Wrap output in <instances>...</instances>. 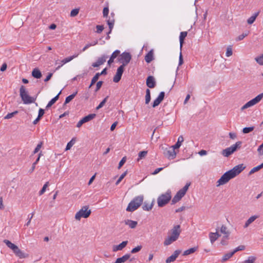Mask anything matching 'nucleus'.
Returning <instances> with one entry per match:
<instances>
[{
  "label": "nucleus",
  "instance_id": "f257e3e1",
  "mask_svg": "<svg viewBox=\"0 0 263 263\" xmlns=\"http://www.w3.org/2000/svg\"><path fill=\"white\" fill-rule=\"evenodd\" d=\"M181 231L180 225H176L168 232V237L165 239V245H169L176 241Z\"/></svg>",
  "mask_w": 263,
  "mask_h": 263
},
{
  "label": "nucleus",
  "instance_id": "f03ea898",
  "mask_svg": "<svg viewBox=\"0 0 263 263\" xmlns=\"http://www.w3.org/2000/svg\"><path fill=\"white\" fill-rule=\"evenodd\" d=\"M4 242L9 248L12 250L15 255L18 257L20 258H25L28 256V254L24 253L23 251L20 250L16 245L12 243L10 241L7 239H5L4 240Z\"/></svg>",
  "mask_w": 263,
  "mask_h": 263
},
{
  "label": "nucleus",
  "instance_id": "7ed1b4c3",
  "mask_svg": "<svg viewBox=\"0 0 263 263\" xmlns=\"http://www.w3.org/2000/svg\"><path fill=\"white\" fill-rule=\"evenodd\" d=\"M143 196L139 195L135 197L128 204L126 210L128 212H134L136 210L143 201Z\"/></svg>",
  "mask_w": 263,
  "mask_h": 263
},
{
  "label": "nucleus",
  "instance_id": "20e7f679",
  "mask_svg": "<svg viewBox=\"0 0 263 263\" xmlns=\"http://www.w3.org/2000/svg\"><path fill=\"white\" fill-rule=\"evenodd\" d=\"M20 93L21 99L25 104H31L35 101L36 98L30 96L27 90L23 85H22L20 87Z\"/></svg>",
  "mask_w": 263,
  "mask_h": 263
},
{
  "label": "nucleus",
  "instance_id": "39448f33",
  "mask_svg": "<svg viewBox=\"0 0 263 263\" xmlns=\"http://www.w3.org/2000/svg\"><path fill=\"white\" fill-rule=\"evenodd\" d=\"M190 185V182L186 183L182 189L177 192L176 195L172 200V204H175L181 200V199L185 195Z\"/></svg>",
  "mask_w": 263,
  "mask_h": 263
},
{
  "label": "nucleus",
  "instance_id": "423d86ee",
  "mask_svg": "<svg viewBox=\"0 0 263 263\" xmlns=\"http://www.w3.org/2000/svg\"><path fill=\"white\" fill-rule=\"evenodd\" d=\"M91 214V210L89 209L88 206H83L75 215V218L80 220L81 218H87Z\"/></svg>",
  "mask_w": 263,
  "mask_h": 263
},
{
  "label": "nucleus",
  "instance_id": "0eeeda50",
  "mask_svg": "<svg viewBox=\"0 0 263 263\" xmlns=\"http://www.w3.org/2000/svg\"><path fill=\"white\" fill-rule=\"evenodd\" d=\"M262 98H263V93H260L259 95L257 96L255 98L251 100L250 101H248L247 103H246L241 107V110H243L245 109H247L249 107L253 106V105L257 104L258 102H259L261 101V100L262 99Z\"/></svg>",
  "mask_w": 263,
  "mask_h": 263
},
{
  "label": "nucleus",
  "instance_id": "6e6552de",
  "mask_svg": "<svg viewBox=\"0 0 263 263\" xmlns=\"http://www.w3.org/2000/svg\"><path fill=\"white\" fill-rule=\"evenodd\" d=\"M262 98H263V93H260L259 95L257 96L255 98L251 100L250 101H248L247 103H246L241 107V110H243L245 109H247L249 107L253 106V105L257 104L258 102H259L261 101V100L262 99Z\"/></svg>",
  "mask_w": 263,
  "mask_h": 263
},
{
  "label": "nucleus",
  "instance_id": "1a4fd4ad",
  "mask_svg": "<svg viewBox=\"0 0 263 263\" xmlns=\"http://www.w3.org/2000/svg\"><path fill=\"white\" fill-rule=\"evenodd\" d=\"M262 98H263V93H260L259 95L257 96L255 98L251 100L250 101H248L247 103H246L241 107V110H243L245 109H247L249 107L253 106V105L257 104L258 102H259L261 101V100L262 99Z\"/></svg>",
  "mask_w": 263,
  "mask_h": 263
},
{
  "label": "nucleus",
  "instance_id": "9d476101",
  "mask_svg": "<svg viewBox=\"0 0 263 263\" xmlns=\"http://www.w3.org/2000/svg\"><path fill=\"white\" fill-rule=\"evenodd\" d=\"M262 98H263V93H260L259 95L257 96L255 98L251 100L250 101H248L247 103H246L241 107V110H243L245 109H247L249 107L253 106V105L257 104L258 102H259L261 101V100L262 99Z\"/></svg>",
  "mask_w": 263,
  "mask_h": 263
},
{
  "label": "nucleus",
  "instance_id": "9b49d317",
  "mask_svg": "<svg viewBox=\"0 0 263 263\" xmlns=\"http://www.w3.org/2000/svg\"><path fill=\"white\" fill-rule=\"evenodd\" d=\"M262 98H263V93H260L259 95L257 96L255 98L251 100L250 101H248L247 103H246L241 107V110H243L245 109H247L249 107L253 106V105L257 104L258 102H259L261 101V100L262 99Z\"/></svg>",
  "mask_w": 263,
  "mask_h": 263
},
{
  "label": "nucleus",
  "instance_id": "f8f14e48",
  "mask_svg": "<svg viewBox=\"0 0 263 263\" xmlns=\"http://www.w3.org/2000/svg\"><path fill=\"white\" fill-rule=\"evenodd\" d=\"M233 176L232 175L231 173L229 171L226 172L217 181V186L223 185L227 183L230 179L233 178Z\"/></svg>",
  "mask_w": 263,
  "mask_h": 263
},
{
  "label": "nucleus",
  "instance_id": "ddd939ff",
  "mask_svg": "<svg viewBox=\"0 0 263 263\" xmlns=\"http://www.w3.org/2000/svg\"><path fill=\"white\" fill-rule=\"evenodd\" d=\"M233 176L232 175L231 173L229 171L226 172L217 181V186L223 185L227 183L230 179L233 178Z\"/></svg>",
  "mask_w": 263,
  "mask_h": 263
},
{
  "label": "nucleus",
  "instance_id": "4468645a",
  "mask_svg": "<svg viewBox=\"0 0 263 263\" xmlns=\"http://www.w3.org/2000/svg\"><path fill=\"white\" fill-rule=\"evenodd\" d=\"M233 176L232 175L231 173L229 171L226 172L217 181V186L223 185L227 183L230 179L233 178Z\"/></svg>",
  "mask_w": 263,
  "mask_h": 263
},
{
  "label": "nucleus",
  "instance_id": "2eb2a0df",
  "mask_svg": "<svg viewBox=\"0 0 263 263\" xmlns=\"http://www.w3.org/2000/svg\"><path fill=\"white\" fill-rule=\"evenodd\" d=\"M130 60L131 55L130 53L124 52L121 54L119 61L122 64L121 66H123V67H124L130 62Z\"/></svg>",
  "mask_w": 263,
  "mask_h": 263
},
{
  "label": "nucleus",
  "instance_id": "dca6fc26",
  "mask_svg": "<svg viewBox=\"0 0 263 263\" xmlns=\"http://www.w3.org/2000/svg\"><path fill=\"white\" fill-rule=\"evenodd\" d=\"M246 166L243 164H238L234 166L232 169L229 170L232 175L234 178L237 175L239 174L245 168Z\"/></svg>",
  "mask_w": 263,
  "mask_h": 263
},
{
  "label": "nucleus",
  "instance_id": "f3484780",
  "mask_svg": "<svg viewBox=\"0 0 263 263\" xmlns=\"http://www.w3.org/2000/svg\"><path fill=\"white\" fill-rule=\"evenodd\" d=\"M124 68L123 66H120L118 67L117 72L113 78V81L114 82L118 83L120 81L124 71Z\"/></svg>",
  "mask_w": 263,
  "mask_h": 263
},
{
  "label": "nucleus",
  "instance_id": "a211bd4d",
  "mask_svg": "<svg viewBox=\"0 0 263 263\" xmlns=\"http://www.w3.org/2000/svg\"><path fill=\"white\" fill-rule=\"evenodd\" d=\"M107 58V55H102L101 57H99L97 61L96 62L92 63V66L93 67H99V66L103 64L105 62Z\"/></svg>",
  "mask_w": 263,
  "mask_h": 263
},
{
  "label": "nucleus",
  "instance_id": "6ab92c4d",
  "mask_svg": "<svg viewBox=\"0 0 263 263\" xmlns=\"http://www.w3.org/2000/svg\"><path fill=\"white\" fill-rule=\"evenodd\" d=\"M181 252V251L180 250H176L171 256L168 257L165 260V262L170 263V262L174 261L176 260V259L177 258V257L178 256V255L180 254Z\"/></svg>",
  "mask_w": 263,
  "mask_h": 263
},
{
  "label": "nucleus",
  "instance_id": "aec40b11",
  "mask_svg": "<svg viewBox=\"0 0 263 263\" xmlns=\"http://www.w3.org/2000/svg\"><path fill=\"white\" fill-rule=\"evenodd\" d=\"M115 13L114 12H111L110 13V16L109 17V19L107 20V24L109 26V31L108 32V34L111 33L112 29L114 27L115 20H114Z\"/></svg>",
  "mask_w": 263,
  "mask_h": 263
},
{
  "label": "nucleus",
  "instance_id": "412c9836",
  "mask_svg": "<svg viewBox=\"0 0 263 263\" xmlns=\"http://www.w3.org/2000/svg\"><path fill=\"white\" fill-rule=\"evenodd\" d=\"M164 97V92L161 91L158 97L154 100L153 107H155L159 105L161 102L163 100Z\"/></svg>",
  "mask_w": 263,
  "mask_h": 263
},
{
  "label": "nucleus",
  "instance_id": "4be33fe9",
  "mask_svg": "<svg viewBox=\"0 0 263 263\" xmlns=\"http://www.w3.org/2000/svg\"><path fill=\"white\" fill-rule=\"evenodd\" d=\"M146 83L147 86L150 88L155 87L156 86V81L154 77L151 76H148L147 78Z\"/></svg>",
  "mask_w": 263,
  "mask_h": 263
},
{
  "label": "nucleus",
  "instance_id": "5701e85b",
  "mask_svg": "<svg viewBox=\"0 0 263 263\" xmlns=\"http://www.w3.org/2000/svg\"><path fill=\"white\" fill-rule=\"evenodd\" d=\"M128 243L127 241H122L121 243L118 245L114 246L112 247V251L114 252H117L118 251H121L124 248Z\"/></svg>",
  "mask_w": 263,
  "mask_h": 263
},
{
  "label": "nucleus",
  "instance_id": "b1692460",
  "mask_svg": "<svg viewBox=\"0 0 263 263\" xmlns=\"http://www.w3.org/2000/svg\"><path fill=\"white\" fill-rule=\"evenodd\" d=\"M216 231H217V229H216ZM220 236V234L217 231L215 233L210 232L209 233V238L211 242L213 244Z\"/></svg>",
  "mask_w": 263,
  "mask_h": 263
},
{
  "label": "nucleus",
  "instance_id": "393cba45",
  "mask_svg": "<svg viewBox=\"0 0 263 263\" xmlns=\"http://www.w3.org/2000/svg\"><path fill=\"white\" fill-rule=\"evenodd\" d=\"M124 223L131 229H135L138 224V222L136 221H134L130 219L125 220Z\"/></svg>",
  "mask_w": 263,
  "mask_h": 263
},
{
  "label": "nucleus",
  "instance_id": "a878e982",
  "mask_svg": "<svg viewBox=\"0 0 263 263\" xmlns=\"http://www.w3.org/2000/svg\"><path fill=\"white\" fill-rule=\"evenodd\" d=\"M130 257V255L129 254H126L121 257L118 258L114 263H124L129 259Z\"/></svg>",
  "mask_w": 263,
  "mask_h": 263
},
{
  "label": "nucleus",
  "instance_id": "bb28decb",
  "mask_svg": "<svg viewBox=\"0 0 263 263\" xmlns=\"http://www.w3.org/2000/svg\"><path fill=\"white\" fill-rule=\"evenodd\" d=\"M242 142L241 141H237L235 143V144L231 145L230 148L231 149L232 152L234 153L235 152L240 149L241 147Z\"/></svg>",
  "mask_w": 263,
  "mask_h": 263
},
{
  "label": "nucleus",
  "instance_id": "cd10ccee",
  "mask_svg": "<svg viewBox=\"0 0 263 263\" xmlns=\"http://www.w3.org/2000/svg\"><path fill=\"white\" fill-rule=\"evenodd\" d=\"M120 53V50H116L112 53L111 57H110V59H109L107 62L109 65H110L112 63L114 62V59L118 56Z\"/></svg>",
  "mask_w": 263,
  "mask_h": 263
},
{
  "label": "nucleus",
  "instance_id": "c85d7f7f",
  "mask_svg": "<svg viewBox=\"0 0 263 263\" xmlns=\"http://www.w3.org/2000/svg\"><path fill=\"white\" fill-rule=\"evenodd\" d=\"M258 217L257 215H253L250 217L246 222L243 227L246 228L249 227V226L255 220H256Z\"/></svg>",
  "mask_w": 263,
  "mask_h": 263
},
{
  "label": "nucleus",
  "instance_id": "c756f323",
  "mask_svg": "<svg viewBox=\"0 0 263 263\" xmlns=\"http://www.w3.org/2000/svg\"><path fill=\"white\" fill-rule=\"evenodd\" d=\"M187 32L186 31L181 32L179 36V42H180V49H181L183 44L184 43V40L185 37L187 36Z\"/></svg>",
  "mask_w": 263,
  "mask_h": 263
},
{
  "label": "nucleus",
  "instance_id": "7c9ffc66",
  "mask_svg": "<svg viewBox=\"0 0 263 263\" xmlns=\"http://www.w3.org/2000/svg\"><path fill=\"white\" fill-rule=\"evenodd\" d=\"M171 148L172 149L168 150L167 153L168 155V158L170 160L174 159L176 156V152L175 151V148H173V147H172Z\"/></svg>",
  "mask_w": 263,
  "mask_h": 263
},
{
  "label": "nucleus",
  "instance_id": "2f4dec72",
  "mask_svg": "<svg viewBox=\"0 0 263 263\" xmlns=\"http://www.w3.org/2000/svg\"><path fill=\"white\" fill-rule=\"evenodd\" d=\"M32 76L36 79H40L42 77V73L39 69L34 68L32 71Z\"/></svg>",
  "mask_w": 263,
  "mask_h": 263
},
{
  "label": "nucleus",
  "instance_id": "473e14b6",
  "mask_svg": "<svg viewBox=\"0 0 263 263\" xmlns=\"http://www.w3.org/2000/svg\"><path fill=\"white\" fill-rule=\"evenodd\" d=\"M183 140H184V138H183V136H180L178 137L177 143L175 145H173L172 146V147H173V148H175V149L179 148L180 147L182 143L183 142Z\"/></svg>",
  "mask_w": 263,
  "mask_h": 263
},
{
  "label": "nucleus",
  "instance_id": "72a5a7b5",
  "mask_svg": "<svg viewBox=\"0 0 263 263\" xmlns=\"http://www.w3.org/2000/svg\"><path fill=\"white\" fill-rule=\"evenodd\" d=\"M158 205L160 207L164 206V194H162L157 199Z\"/></svg>",
  "mask_w": 263,
  "mask_h": 263
},
{
  "label": "nucleus",
  "instance_id": "f704fd0d",
  "mask_svg": "<svg viewBox=\"0 0 263 263\" xmlns=\"http://www.w3.org/2000/svg\"><path fill=\"white\" fill-rule=\"evenodd\" d=\"M96 114H89L85 117H84V118H83L82 119L83 122H84V123H86L87 122H89V121L92 120L95 117H96Z\"/></svg>",
  "mask_w": 263,
  "mask_h": 263
},
{
  "label": "nucleus",
  "instance_id": "c9c22d12",
  "mask_svg": "<svg viewBox=\"0 0 263 263\" xmlns=\"http://www.w3.org/2000/svg\"><path fill=\"white\" fill-rule=\"evenodd\" d=\"M153 60V53L151 50L149 51L145 57V60L147 63H149Z\"/></svg>",
  "mask_w": 263,
  "mask_h": 263
},
{
  "label": "nucleus",
  "instance_id": "e433bc0d",
  "mask_svg": "<svg viewBox=\"0 0 263 263\" xmlns=\"http://www.w3.org/2000/svg\"><path fill=\"white\" fill-rule=\"evenodd\" d=\"M221 154L223 156L228 157L229 156L233 154V152H232L231 149L230 147H229L222 150Z\"/></svg>",
  "mask_w": 263,
  "mask_h": 263
},
{
  "label": "nucleus",
  "instance_id": "4c0bfd02",
  "mask_svg": "<svg viewBox=\"0 0 263 263\" xmlns=\"http://www.w3.org/2000/svg\"><path fill=\"white\" fill-rule=\"evenodd\" d=\"M61 91H60V92L55 97H54L53 98H52L48 102V103L47 104V105L46 106V108H49V107H51L57 101V100L59 99V96L61 93Z\"/></svg>",
  "mask_w": 263,
  "mask_h": 263
},
{
  "label": "nucleus",
  "instance_id": "58836bf2",
  "mask_svg": "<svg viewBox=\"0 0 263 263\" xmlns=\"http://www.w3.org/2000/svg\"><path fill=\"white\" fill-rule=\"evenodd\" d=\"M197 250V247L191 248L188 250L184 251L183 253V256H187L194 253Z\"/></svg>",
  "mask_w": 263,
  "mask_h": 263
},
{
  "label": "nucleus",
  "instance_id": "ea45409f",
  "mask_svg": "<svg viewBox=\"0 0 263 263\" xmlns=\"http://www.w3.org/2000/svg\"><path fill=\"white\" fill-rule=\"evenodd\" d=\"M257 259V257L255 256H250L248 258L244 260L242 263H254Z\"/></svg>",
  "mask_w": 263,
  "mask_h": 263
},
{
  "label": "nucleus",
  "instance_id": "a19ab883",
  "mask_svg": "<svg viewBox=\"0 0 263 263\" xmlns=\"http://www.w3.org/2000/svg\"><path fill=\"white\" fill-rule=\"evenodd\" d=\"M258 14H259L258 12L254 13L252 16H251L248 19L247 23L249 24H253L254 22V21H255L257 16L258 15Z\"/></svg>",
  "mask_w": 263,
  "mask_h": 263
},
{
  "label": "nucleus",
  "instance_id": "79ce46f5",
  "mask_svg": "<svg viewBox=\"0 0 263 263\" xmlns=\"http://www.w3.org/2000/svg\"><path fill=\"white\" fill-rule=\"evenodd\" d=\"M72 58H71V57H68L67 58H65L64 59H63L62 61H61V65L58 66V67L56 68V69H59L60 67H61L63 65L65 64L66 63H68L69 62H70L71 61H72Z\"/></svg>",
  "mask_w": 263,
  "mask_h": 263
},
{
  "label": "nucleus",
  "instance_id": "37998d69",
  "mask_svg": "<svg viewBox=\"0 0 263 263\" xmlns=\"http://www.w3.org/2000/svg\"><path fill=\"white\" fill-rule=\"evenodd\" d=\"M78 91H77L71 94V95H69V96L67 97L65 101V103L67 104L69 103L75 97Z\"/></svg>",
  "mask_w": 263,
  "mask_h": 263
},
{
  "label": "nucleus",
  "instance_id": "c03bdc74",
  "mask_svg": "<svg viewBox=\"0 0 263 263\" xmlns=\"http://www.w3.org/2000/svg\"><path fill=\"white\" fill-rule=\"evenodd\" d=\"M153 208V203L149 204L147 203L146 202H144V204L142 206V209L144 211H149L151 210Z\"/></svg>",
  "mask_w": 263,
  "mask_h": 263
},
{
  "label": "nucleus",
  "instance_id": "a18cd8bd",
  "mask_svg": "<svg viewBox=\"0 0 263 263\" xmlns=\"http://www.w3.org/2000/svg\"><path fill=\"white\" fill-rule=\"evenodd\" d=\"M151 101V92L149 89L146 90L145 104H147Z\"/></svg>",
  "mask_w": 263,
  "mask_h": 263
},
{
  "label": "nucleus",
  "instance_id": "49530a36",
  "mask_svg": "<svg viewBox=\"0 0 263 263\" xmlns=\"http://www.w3.org/2000/svg\"><path fill=\"white\" fill-rule=\"evenodd\" d=\"M220 232L221 233L227 235H230V232L228 230L227 227L224 225H222L220 228Z\"/></svg>",
  "mask_w": 263,
  "mask_h": 263
},
{
  "label": "nucleus",
  "instance_id": "de8ad7c7",
  "mask_svg": "<svg viewBox=\"0 0 263 263\" xmlns=\"http://www.w3.org/2000/svg\"><path fill=\"white\" fill-rule=\"evenodd\" d=\"M234 254V253H233V251L231 252H229V253H228L227 254H226L222 257V261H226L227 260H228L229 258H230Z\"/></svg>",
  "mask_w": 263,
  "mask_h": 263
},
{
  "label": "nucleus",
  "instance_id": "09e8293b",
  "mask_svg": "<svg viewBox=\"0 0 263 263\" xmlns=\"http://www.w3.org/2000/svg\"><path fill=\"white\" fill-rule=\"evenodd\" d=\"M229 239V235H223L220 243L222 245H227L228 244V240Z\"/></svg>",
  "mask_w": 263,
  "mask_h": 263
},
{
  "label": "nucleus",
  "instance_id": "8fccbe9b",
  "mask_svg": "<svg viewBox=\"0 0 263 263\" xmlns=\"http://www.w3.org/2000/svg\"><path fill=\"white\" fill-rule=\"evenodd\" d=\"M254 129V126L251 127H246L243 128L242 132L243 134H248L253 131Z\"/></svg>",
  "mask_w": 263,
  "mask_h": 263
},
{
  "label": "nucleus",
  "instance_id": "3c124183",
  "mask_svg": "<svg viewBox=\"0 0 263 263\" xmlns=\"http://www.w3.org/2000/svg\"><path fill=\"white\" fill-rule=\"evenodd\" d=\"M147 154V151H143L139 152L138 154V160H139L140 159H141L143 158H144Z\"/></svg>",
  "mask_w": 263,
  "mask_h": 263
},
{
  "label": "nucleus",
  "instance_id": "603ef678",
  "mask_svg": "<svg viewBox=\"0 0 263 263\" xmlns=\"http://www.w3.org/2000/svg\"><path fill=\"white\" fill-rule=\"evenodd\" d=\"M75 143V140L74 139H72L70 141H69L66 145V151L69 150L71 148V147L73 145V144Z\"/></svg>",
  "mask_w": 263,
  "mask_h": 263
},
{
  "label": "nucleus",
  "instance_id": "864d4df0",
  "mask_svg": "<svg viewBox=\"0 0 263 263\" xmlns=\"http://www.w3.org/2000/svg\"><path fill=\"white\" fill-rule=\"evenodd\" d=\"M48 185H49V182H46L45 183V184L43 185L42 189L39 192V195H43L45 193V192L46 191V189Z\"/></svg>",
  "mask_w": 263,
  "mask_h": 263
},
{
  "label": "nucleus",
  "instance_id": "5fc2aeb1",
  "mask_svg": "<svg viewBox=\"0 0 263 263\" xmlns=\"http://www.w3.org/2000/svg\"><path fill=\"white\" fill-rule=\"evenodd\" d=\"M255 61L260 65H263V54L255 58Z\"/></svg>",
  "mask_w": 263,
  "mask_h": 263
},
{
  "label": "nucleus",
  "instance_id": "6e6d98bb",
  "mask_svg": "<svg viewBox=\"0 0 263 263\" xmlns=\"http://www.w3.org/2000/svg\"><path fill=\"white\" fill-rule=\"evenodd\" d=\"M79 12V9L76 8L73 10H72L70 12V16L71 17H74L77 16Z\"/></svg>",
  "mask_w": 263,
  "mask_h": 263
},
{
  "label": "nucleus",
  "instance_id": "4d7b16f0",
  "mask_svg": "<svg viewBox=\"0 0 263 263\" xmlns=\"http://www.w3.org/2000/svg\"><path fill=\"white\" fill-rule=\"evenodd\" d=\"M107 98H108V97H106V98H105L99 104V105L97 107L96 109L97 110L100 109L101 108H102L104 105L105 104V103L107 101Z\"/></svg>",
  "mask_w": 263,
  "mask_h": 263
},
{
  "label": "nucleus",
  "instance_id": "13d9d810",
  "mask_svg": "<svg viewBox=\"0 0 263 263\" xmlns=\"http://www.w3.org/2000/svg\"><path fill=\"white\" fill-rule=\"evenodd\" d=\"M17 111H15L11 113H8L5 117L4 118L5 119H9L11 118H12L15 115L17 114Z\"/></svg>",
  "mask_w": 263,
  "mask_h": 263
},
{
  "label": "nucleus",
  "instance_id": "bf43d9fd",
  "mask_svg": "<svg viewBox=\"0 0 263 263\" xmlns=\"http://www.w3.org/2000/svg\"><path fill=\"white\" fill-rule=\"evenodd\" d=\"M260 169H261V167L259 165L256 167H253L252 169H251V171L249 172V175H251V174L255 173L256 172L258 171Z\"/></svg>",
  "mask_w": 263,
  "mask_h": 263
},
{
  "label": "nucleus",
  "instance_id": "052dcab7",
  "mask_svg": "<svg viewBox=\"0 0 263 263\" xmlns=\"http://www.w3.org/2000/svg\"><path fill=\"white\" fill-rule=\"evenodd\" d=\"M43 145V142H40L37 145V146H36V147L35 148L34 151H33V154H36L39 151L40 149H41V148L42 147Z\"/></svg>",
  "mask_w": 263,
  "mask_h": 263
},
{
  "label": "nucleus",
  "instance_id": "680f3d73",
  "mask_svg": "<svg viewBox=\"0 0 263 263\" xmlns=\"http://www.w3.org/2000/svg\"><path fill=\"white\" fill-rule=\"evenodd\" d=\"M141 249H142V246H138L136 247L133 248L131 250V253H133V254L137 253L139 251H140L141 250Z\"/></svg>",
  "mask_w": 263,
  "mask_h": 263
},
{
  "label": "nucleus",
  "instance_id": "e2e57ef3",
  "mask_svg": "<svg viewBox=\"0 0 263 263\" xmlns=\"http://www.w3.org/2000/svg\"><path fill=\"white\" fill-rule=\"evenodd\" d=\"M245 249V246H243V245H240V246H239L238 247L236 248L233 251V253L235 254V253H236L237 251H242V250H244Z\"/></svg>",
  "mask_w": 263,
  "mask_h": 263
},
{
  "label": "nucleus",
  "instance_id": "0e129e2a",
  "mask_svg": "<svg viewBox=\"0 0 263 263\" xmlns=\"http://www.w3.org/2000/svg\"><path fill=\"white\" fill-rule=\"evenodd\" d=\"M127 173V172H125L124 173H123L118 178V180L116 182V184L118 185L119 184V183L122 181V180L125 177Z\"/></svg>",
  "mask_w": 263,
  "mask_h": 263
},
{
  "label": "nucleus",
  "instance_id": "69168bd1",
  "mask_svg": "<svg viewBox=\"0 0 263 263\" xmlns=\"http://www.w3.org/2000/svg\"><path fill=\"white\" fill-rule=\"evenodd\" d=\"M109 13V8L108 7H104L103 10V17H106Z\"/></svg>",
  "mask_w": 263,
  "mask_h": 263
},
{
  "label": "nucleus",
  "instance_id": "338daca9",
  "mask_svg": "<svg viewBox=\"0 0 263 263\" xmlns=\"http://www.w3.org/2000/svg\"><path fill=\"white\" fill-rule=\"evenodd\" d=\"M99 77V74L97 73L95 75V76L92 78L91 81V85H93L97 81Z\"/></svg>",
  "mask_w": 263,
  "mask_h": 263
},
{
  "label": "nucleus",
  "instance_id": "774afa93",
  "mask_svg": "<svg viewBox=\"0 0 263 263\" xmlns=\"http://www.w3.org/2000/svg\"><path fill=\"white\" fill-rule=\"evenodd\" d=\"M257 152L259 155H263V143L258 147Z\"/></svg>",
  "mask_w": 263,
  "mask_h": 263
}]
</instances>
